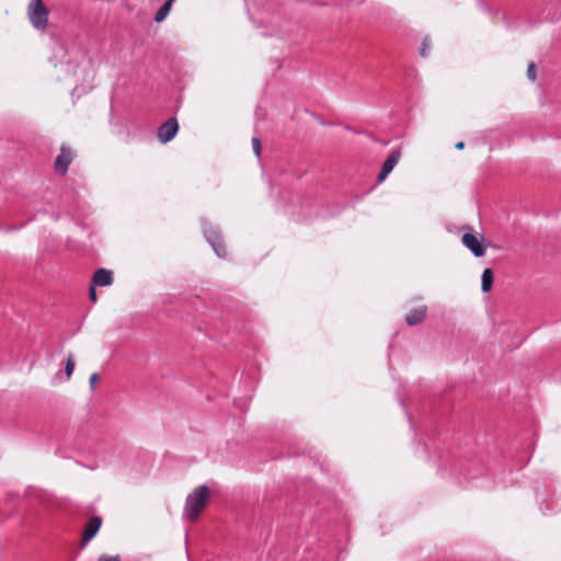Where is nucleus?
Here are the masks:
<instances>
[{
	"label": "nucleus",
	"mask_w": 561,
	"mask_h": 561,
	"mask_svg": "<svg viewBox=\"0 0 561 561\" xmlns=\"http://www.w3.org/2000/svg\"><path fill=\"white\" fill-rule=\"evenodd\" d=\"M202 230L205 240L209 245H222L224 237L220 228L217 225H214L206 219H202Z\"/></svg>",
	"instance_id": "nucleus-6"
},
{
	"label": "nucleus",
	"mask_w": 561,
	"mask_h": 561,
	"mask_svg": "<svg viewBox=\"0 0 561 561\" xmlns=\"http://www.w3.org/2000/svg\"><path fill=\"white\" fill-rule=\"evenodd\" d=\"M175 0H167L159 9L158 11L156 12L154 14V22L157 23H161L163 22L167 16L169 15L170 11H171V8L173 5Z\"/></svg>",
	"instance_id": "nucleus-12"
},
{
	"label": "nucleus",
	"mask_w": 561,
	"mask_h": 561,
	"mask_svg": "<svg viewBox=\"0 0 561 561\" xmlns=\"http://www.w3.org/2000/svg\"><path fill=\"white\" fill-rule=\"evenodd\" d=\"M99 381H100V376L98 373H93L89 378V383L92 389L95 388V386L98 385Z\"/></svg>",
	"instance_id": "nucleus-19"
},
{
	"label": "nucleus",
	"mask_w": 561,
	"mask_h": 561,
	"mask_svg": "<svg viewBox=\"0 0 561 561\" xmlns=\"http://www.w3.org/2000/svg\"><path fill=\"white\" fill-rule=\"evenodd\" d=\"M293 219L298 222L308 224L311 222L316 218H324L327 215L324 213H321L319 210L318 203L311 201V199H304L300 205L299 209L291 213Z\"/></svg>",
	"instance_id": "nucleus-2"
},
{
	"label": "nucleus",
	"mask_w": 561,
	"mask_h": 561,
	"mask_svg": "<svg viewBox=\"0 0 561 561\" xmlns=\"http://www.w3.org/2000/svg\"><path fill=\"white\" fill-rule=\"evenodd\" d=\"M426 316V307H417L410 310L405 316V321L409 325H415L421 323Z\"/></svg>",
	"instance_id": "nucleus-11"
},
{
	"label": "nucleus",
	"mask_w": 561,
	"mask_h": 561,
	"mask_svg": "<svg viewBox=\"0 0 561 561\" xmlns=\"http://www.w3.org/2000/svg\"><path fill=\"white\" fill-rule=\"evenodd\" d=\"M485 12H488L491 16H493L496 12H494L491 8L488 5H483Z\"/></svg>",
	"instance_id": "nucleus-25"
},
{
	"label": "nucleus",
	"mask_w": 561,
	"mask_h": 561,
	"mask_svg": "<svg viewBox=\"0 0 561 561\" xmlns=\"http://www.w3.org/2000/svg\"><path fill=\"white\" fill-rule=\"evenodd\" d=\"M210 491L206 485H199L188 494L185 502V514L191 522H196L209 502Z\"/></svg>",
	"instance_id": "nucleus-1"
},
{
	"label": "nucleus",
	"mask_w": 561,
	"mask_h": 561,
	"mask_svg": "<svg viewBox=\"0 0 561 561\" xmlns=\"http://www.w3.org/2000/svg\"><path fill=\"white\" fill-rule=\"evenodd\" d=\"M455 148L458 149V150L463 149L465 148V142L463 141L456 142Z\"/></svg>",
	"instance_id": "nucleus-24"
},
{
	"label": "nucleus",
	"mask_w": 561,
	"mask_h": 561,
	"mask_svg": "<svg viewBox=\"0 0 561 561\" xmlns=\"http://www.w3.org/2000/svg\"><path fill=\"white\" fill-rule=\"evenodd\" d=\"M21 228V226H4V225H1L0 224V230H3L5 232H10V231H15V230H19Z\"/></svg>",
	"instance_id": "nucleus-22"
},
{
	"label": "nucleus",
	"mask_w": 561,
	"mask_h": 561,
	"mask_svg": "<svg viewBox=\"0 0 561 561\" xmlns=\"http://www.w3.org/2000/svg\"><path fill=\"white\" fill-rule=\"evenodd\" d=\"M75 366H76L75 356L72 354H69L67 357V360H66V365H65V373H66L68 380L72 377Z\"/></svg>",
	"instance_id": "nucleus-14"
},
{
	"label": "nucleus",
	"mask_w": 561,
	"mask_h": 561,
	"mask_svg": "<svg viewBox=\"0 0 561 561\" xmlns=\"http://www.w3.org/2000/svg\"><path fill=\"white\" fill-rule=\"evenodd\" d=\"M89 297H90L92 302H96L98 301V295H96L95 286H93L92 283H91V286H90V289H89Z\"/></svg>",
	"instance_id": "nucleus-20"
},
{
	"label": "nucleus",
	"mask_w": 561,
	"mask_h": 561,
	"mask_svg": "<svg viewBox=\"0 0 561 561\" xmlns=\"http://www.w3.org/2000/svg\"><path fill=\"white\" fill-rule=\"evenodd\" d=\"M502 19H503V21L505 22L506 28H508V30H513V28L515 27V25H514L512 22H510V21L507 20V18H506V15H505V14H503V15H502Z\"/></svg>",
	"instance_id": "nucleus-23"
},
{
	"label": "nucleus",
	"mask_w": 561,
	"mask_h": 561,
	"mask_svg": "<svg viewBox=\"0 0 561 561\" xmlns=\"http://www.w3.org/2000/svg\"><path fill=\"white\" fill-rule=\"evenodd\" d=\"M430 47H431V41H430V37L426 36V37L423 38L422 45H421V48H420L421 57L425 58V57L428 56Z\"/></svg>",
	"instance_id": "nucleus-15"
},
{
	"label": "nucleus",
	"mask_w": 561,
	"mask_h": 561,
	"mask_svg": "<svg viewBox=\"0 0 561 561\" xmlns=\"http://www.w3.org/2000/svg\"><path fill=\"white\" fill-rule=\"evenodd\" d=\"M98 561H121V557L118 554H115V556L102 554L98 558Z\"/></svg>",
	"instance_id": "nucleus-18"
},
{
	"label": "nucleus",
	"mask_w": 561,
	"mask_h": 561,
	"mask_svg": "<svg viewBox=\"0 0 561 561\" xmlns=\"http://www.w3.org/2000/svg\"><path fill=\"white\" fill-rule=\"evenodd\" d=\"M113 283V273L106 268H99L92 277L93 286H110Z\"/></svg>",
	"instance_id": "nucleus-10"
},
{
	"label": "nucleus",
	"mask_w": 561,
	"mask_h": 561,
	"mask_svg": "<svg viewBox=\"0 0 561 561\" xmlns=\"http://www.w3.org/2000/svg\"><path fill=\"white\" fill-rule=\"evenodd\" d=\"M252 148H253L254 154L256 157H260L262 147H261V140L257 137L252 138Z\"/></svg>",
	"instance_id": "nucleus-16"
},
{
	"label": "nucleus",
	"mask_w": 561,
	"mask_h": 561,
	"mask_svg": "<svg viewBox=\"0 0 561 561\" xmlns=\"http://www.w3.org/2000/svg\"><path fill=\"white\" fill-rule=\"evenodd\" d=\"M401 157L400 149L392 150L387 159L382 162L381 169L377 175L378 183H381L392 172Z\"/></svg>",
	"instance_id": "nucleus-9"
},
{
	"label": "nucleus",
	"mask_w": 561,
	"mask_h": 561,
	"mask_svg": "<svg viewBox=\"0 0 561 561\" xmlns=\"http://www.w3.org/2000/svg\"><path fill=\"white\" fill-rule=\"evenodd\" d=\"M75 158V153L71 148L67 146L60 147V152L55 160V171L59 174H66L69 165Z\"/></svg>",
	"instance_id": "nucleus-8"
},
{
	"label": "nucleus",
	"mask_w": 561,
	"mask_h": 561,
	"mask_svg": "<svg viewBox=\"0 0 561 561\" xmlns=\"http://www.w3.org/2000/svg\"><path fill=\"white\" fill-rule=\"evenodd\" d=\"M103 524V519L100 516H93L87 523L82 536L80 539V547L84 548L100 531L101 526Z\"/></svg>",
	"instance_id": "nucleus-7"
},
{
	"label": "nucleus",
	"mask_w": 561,
	"mask_h": 561,
	"mask_svg": "<svg viewBox=\"0 0 561 561\" xmlns=\"http://www.w3.org/2000/svg\"><path fill=\"white\" fill-rule=\"evenodd\" d=\"M28 15L32 25L36 30H44L48 22V10L43 4L42 0H33L28 7Z\"/></svg>",
	"instance_id": "nucleus-3"
},
{
	"label": "nucleus",
	"mask_w": 561,
	"mask_h": 561,
	"mask_svg": "<svg viewBox=\"0 0 561 561\" xmlns=\"http://www.w3.org/2000/svg\"><path fill=\"white\" fill-rule=\"evenodd\" d=\"M216 252H217V255H221V253L219 252V250H225V248H215Z\"/></svg>",
	"instance_id": "nucleus-26"
},
{
	"label": "nucleus",
	"mask_w": 561,
	"mask_h": 561,
	"mask_svg": "<svg viewBox=\"0 0 561 561\" xmlns=\"http://www.w3.org/2000/svg\"><path fill=\"white\" fill-rule=\"evenodd\" d=\"M446 230L449 233L459 234L462 231L461 234V241L463 245H484L477 236L473 233L472 228L469 226H456L454 224H446L445 226Z\"/></svg>",
	"instance_id": "nucleus-4"
},
{
	"label": "nucleus",
	"mask_w": 561,
	"mask_h": 561,
	"mask_svg": "<svg viewBox=\"0 0 561 561\" xmlns=\"http://www.w3.org/2000/svg\"><path fill=\"white\" fill-rule=\"evenodd\" d=\"M178 131V119L175 117H170L160 125L157 131V137L161 144H167L176 136Z\"/></svg>",
	"instance_id": "nucleus-5"
},
{
	"label": "nucleus",
	"mask_w": 561,
	"mask_h": 561,
	"mask_svg": "<svg viewBox=\"0 0 561 561\" xmlns=\"http://www.w3.org/2000/svg\"><path fill=\"white\" fill-rule=\"evenodd\" d=\"M470 249L477 257L483 256L485 254V250H486V248H470Z\"/></svg>",
	"instance_id": "nucleus-21"
},
{
	"label": "nucleus",
	"mask_w": 561,
	"mask_h": 561,
	"mask_svg": "<svg viewBox=\"0 0 561 561\" xmlns=\"http://www.w3.org/2000/svg\"><path fill=\"white\" fill-rule=\"evenodd\" d=\"M493 285V272L491 268H485L481 277V289L483 293H489Z\"/></svg>",
	"instance_id": "nucleus-13"
},
{
	"label": "nucleus",
	"mask_w": 561,
	"mask_h": 561,
	"mask_svg": "<svg viewBox=\"0 0 561 561\" xmlns=\"http://www.w3.org/2000/svg\"><path fill=\"white\" fill-rule=\"evenodd\" d=\"M536 65L535 62H530L527 68V77L529 80L534 81L536 79Z\"/></svg>",
	"instance_id": "nucleus-17"
}]
</instances>
